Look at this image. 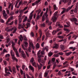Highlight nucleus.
<instances>
[{
  "label": "nucleus",
  "instance_id": "1",
  "mask_svg": "<svg viewBox=\"0 0 78 78\" xmlns=\"http://www.w3.org/2000/svg\"><path fill=\"white\" fill-rule=\"evenodd\" d=\"M29 47L28 51L29 52H31V48H32L33 50H34V46L33 43L30 40H29Z\"/></svg>",
  "mask_w": 78,
  "mask_h": 78
},
{
  "label": "nucleus",
  "instance_id": "2",
  "mask_svg": "<svg viewBox=\"0 0 78 78\" xmlns=\"http://www.w3.org/2000/svg\"><path fill=\"white\" fill-rule=\"evenodd\" d=\"M14 29L12 33H13L14 34V33H16V31H17V27H13L9 29V27H7L6 29L5 30L6 31H7L8 32H10V31H12V30H13Z\"/></svg>",
  "mask_w": 78,
  "mask_h": 78
},
{
  "label": "nucleus",
  "instance_id": "3",
  "mask_svg": "<svg viewBox=\"0 0 78 78\" xmlns=\"http://www.w3.org/2000/svg\"><path fill=\"white\" fill-rule=\"evenodd\" d=\"M10 56V55L9 54H7L5 56V60L7 61H9V58Z\"/></svg>",
  "mask_w": 78,
  "mask_h": 78
},
{
  "label": "nucleus",
  "instance_id": "4",
  "mask_svg": "<svg viewBox=\"0 0 78 78\" xmlns=\"http://www.w3.org/2000/svg\"><path fill=\"white\" fill-rule=\"evenodd\" d=\"M22 14H20L19 16H18V20L19 21V23H20L22 21Z\"/></svg>",
  "mask_w": 78,
  "mask_h": 78
},
{
  "label": "nucleus",
  "instance_id": "5",
  "mask_svg": "<svg viewBox=\"0 0 78 78\" xmlns=\"http://www.w3.org/2000/svg\"><path fill=\"white\" fill-rule=\"evenodd\" d=\"M12 59L13 62H15V61L17 62H18V59L15 57V55L12 57Z\"/></svg>",
  "mask_w": 78,
  "mask_h": 78
},
{
  "label": "nucleus",
  "instance_id": "6",
  "mask_svg": "<svg viewBox=\"0 0 78 78\" xmlns=\"http://www.w3.org/2000/svg\"><path fill=\"white\" fill-rule=\"evenodd\" d=\"M13 16H10V18H9L8 20H7V21L6 22V24H8V23H9V22H10V21H11V20H12L13 19Z\"/></svg>",
  "mask_w": 78,
  "mask_h": 78
},
{
  "label": "nucleus",
  "instance_id": "7",
  "mask_svg": "<svg viewBox=\"0 0 78 78\" xmlns=\"http://www.w3.org/2000/svg\"><path fill=\"white\" fill-rule=\"evenodd\" d=\"M71 21V22H76L78 21V20H77V19H76V18H71L70 19Z\"/></svg>",
  "mask_w": 78,
  "mask_h": 78
},
{
  "label": "nucleus",
  "instance_id": "8",
  "mask_svg": "<svg viewBox=\"0 0 78 78\" xmlns=\"http://www.w3.org/2000/svg\"><path fill=\"white\" fill-rule=\"evenodd\" d=\"M39 34H40V37H38L37 38L38 41L40 39V38H41V37L42 36V31L41 30H39L38 31Z\"/></svg>",
  "mask_w": 78,
  "mask_h": 78
},
{
  "label": "nucleus",
  "instance_id": "9",
  "mask_svg": "<svg viewBox=\"0 0 78 78\" xmlns=\"http://www.w3.org/2000/svg\"><path fill=\"white\" fill-rule=\"evenodd\" d=\"M57 20V17L54 16H53L51 19L53 22H56V20Z\"/></svg>",
  "mask_w": 78,
  "mask_h": 78
},
{
  "label": "nucleus",
  "instance_id": "10",
  "mask_svg": "<svg viewBox=\"0 0 78 78\" xmlns=\"http://www.w3.org/2000/svg\"><path fill=\"white\" fill-rule=\"evenodd\" d=\"M18 38L19 40L21 41V42H22V41L23 40V37L22 36V35H20V36L18 37Z\"/></svg>",
  "mask_w": 78,
  "mask_h": 78
},
{
  "label": "nucleus",
  "instance_id": "11",
  "mask_svg": "<svg viewBox=\"0 0 78 78\" xmlns=\"http://www.w3.org/2000/svg\"><path fill=\"white\" fill-rule=\"evenodd\" d=\"M73 6H74V5H73L71 6V7L69 6L68 7V8L66 10V12H68V11H69L73 7Z\"/></svg>",
  "mask_w": 78,
  "mask_h": 78
},
{
  "label": "nucleus",
  "instance_id": "12",
  "mask_svg": "<svg viewBox=\"0 0 78 78\" xmlns=\"http://www.w3.org/2000/svg\"><path fill=\"white\" fill-rule=\"evenodd\" d=\"M41 0H38V1L35 2L34 3H32V6H34L35 5H37V3H39L40 2H41Z\"/></svg>",
  "mask_w": 78,
  "mask_h": 78
},
{
  "label": "nucleus",
  "instance_id": "13",
  "mask_svg": "<svg viewBox=\"0 0 78 78\" xmlns=\"http://www.w3.org/2000/svg\"><path fill=\"white\" fill-rule=\"evenodd\" d=\"M29 68L30 69L32 70V72H34V68L31 65H30L29 66Z\"/></svg>",
  "mask_w": 78,
  "mask_h": 78
},
{
  "label": "nucleus",
  "instance_id": "14",
  "mask_svg": "<svg viewBox=\"0 0 78 78\" xmlns=\"http://www.w3.org/2000/svg\"><path fill=\"white\" fill-rule=\"evenodd\" d=\"M56 25L57 26H58L59 28H63V26L60 25V23H59V22H58L56 24Z\"/></svg>",
  "mask_w": 78,
  "mask_h": 78
},
{
  "label": "nucleus",
  "instance_id": "15",
  "mask_svg": "<svg viewBox=\"0 0 78 78\" xmlns=\"http://www.w3.org/2000/svg\"><path fill=\"white\" fill-rule=\"evenodd\" d=\"M48 8H47L46 11L45 13V16L46 18H48V17H48V14H47V13L48 12Z\"/></svg>",
  "mask_w": 78,
  "mask_h": 78
},
{
  "label": "nucleus",
  "instance_id": "16",
  "mask_svg": "<svg viewBox=\"0 0 78 78\" xmlns=\"http://www.w3.org/2000/svg\"><path fill=\"white\" fill-rule=\"evenodd\" d=\"M10 55L12 57L13 56H15V54L13 52V51L12 50H11L10 51Z\"/></svg>",
  "mask_w": 78,
  "mask_h": 78
},
{
  "label": "nucleus",
  "instance_id": "17",
  "mask_svg": "<svg viewBox=\"0 0 78 78\" xmlns=\"http://www.w3.org/2000/svg\"><path fill=\"white\" fill-rule=\"evenodd\" d=\"M72 53V52H66L65 53V55H66V56H69V55H71Z\"/></svg>",
  "mask_w": 78,
  "mask_h": 78
},
{
  "label": "nucleus",
  "instance_id": "18",
  "mask_svg": "<svg viewBox=\"0 0 78 78\" xmlns=\"http://www.w3.org/2000/svg\"><path fill=\"white\" fill-rule=\"evenodd\" d=\"M32 65L33 66H34L35 67H37V64L35 62L32 63Z\"/></svg>",
  "mask_w": 78,
  "mask_h": 78
},
{
  "label": "nucleus",
  "instance_id": "19",
  "mask_svg": "<svg viewBox=\"0 0 78 78\" xmlns=\"http://www.w3.org/2000/svg\"><path fill=\"white\" fill-rule=\"evenodd\" d=\"M55 46L53 47V48H56V49H57V48H58L59 46H58V45L57 44H55Z\"/></svg>",
  "mask_w": 78,
  "mask_h": 78
},
{
  "label": "nucleus",
  "instance_id": "20",
  "mask_svg": "<svg viewBox=\"0 0 78 78\" xmlns=\"http://www.w3.org/2000/svg\"><path fill=\"white\" fill-rule=\"evenodd\" d=\"M37 65L38 68V70H40V69L42 68V64H40V65L37 64Z\"/></svg>",
  "mask_w": 78,
  "mask_h": 78
},
{
  "label": "nucleus",
  "instance_id": "21",
  "mask_svg": "<svg viewBox=\"0 0 78 78\" xmlns=\"http://www.w3.org/2000/svg\"><path fill=\"white\" fill-rule=\"evenodd\" d=\"M69 49L72 50L73 51H75V50L76 49V48L75 47H69Z\"/></svg>",
  "mask_w": 78,
  "mask_h": 78
},
{
  "label": "nucleus",
  "instance_id": "22",
  "mask_svg": "<svg viewBox=\"0 0 78 78\" xmlns=\"http://www.w3.org/2000/svg\"><path fill=\"white\" fill-rule=\"evenodd\" d=\"M64 30H65V31H66L67 33H69V32H70V30L64 28Z\"/></svg>",
  "mask_w": 78,
  "mask_h": 78
},
{
  "label": "nucleus",
  "instance_id": "23",
  "mask_svg": "<svg viewBox=\"0 0 78 78\" xmlns=\"http://www.w3.org/2000/svg\"><path fill=\"white\" fill-rule=\"evenodd\" d=\"M14 15V12L11 11L10 12L9 16H12V15Z\"/></svg>",
  "mask_w": 78,
  "mask_h": 78
},
{
  "label": "nucleus",
  "instance_id": "24",
  "mask_svg": "<svg viewBox=\"0 0 78 78\" xmlns=\"http://www.w3.org/2000/svg\"><path fill=\"white\" fill-rule=\"evenodd\" d=\"M12 71L14 73H16V69H15V67H13L12 68Z\"/></svg>",
  "mask_w": 78,
  "mask_h": 78
},
{
  "label": "nucleus",
  "instance_id": "25",
  "mask_svg": "<svg viewBox=\"0 0 78 78\" xmlns=\"http://www.w3.org/2000/svg\"><path fill=\"white\" fill-rule=\"evenodd\" d=\"M30 26L31 25L30 24V23H27V24L26 25L27 27H26V29H28V27H30Z\"/></svg>",
  "mask_w": 78,
  "mask_h": 78
},
{
  "label": "nucleus",
  "instance_id": "26",
  "mask_svg": "<svg viewBox=\"0 0 78 78\" xmlns=\"http://www.w3.org/2000/svg\"><path fill=\"white\" fill-rule=\"evenodd\" d=\"M40 27H45V24L44 23H43L41 24H40Z\"/></svg>",
  "mask_w": 78,
  "mask_h": 78
},
{
  "label": "nucleus",
  "instance_id": "27",
  "mask_svg": "<svg viewBox=\"0 0 78 78\" xmlns=\"http://www.w3.org/2000/svg\"><path fill=\"white\" fill-rule=\"evenodd\" d=\"M22 3V1H21L19 3V5L18 6H17L16 7L17 8H19L20 7V6L21 5V4Z\"/></svg>",
  "mask_w": 78,
  "mask_h": 78
},
{
  "label": "nucleus",
  "instance_id": "28",
  "mask_svg": "<svg viewBox=\"0 0 78 78\" xmlns=\"http://www.w3.org/2000/svg\"><path fill=\"white\" fill-rule=\"evenodd\" d=\"M60 48L61 50H64L65 49L64 47L62 45H60Z\"/></svg>",
  "mask_w": 78,
  "mask_h": 78
},
{
  "label": "nucleus",
  "instance_id": "29",
  "mask_svg": "<svg viewBox=\"0 0 78 78\" xmlns=\"http://www.w3.org/2000/svg\"><path fill=\"white\" fill-rule=\"evenodd\" d=\"M21 56L23 57V58H26V55L25 54H23L21 55Z\"/></svg>",
  "mask_w": 78,
  "mask_h": 78
},
{
  "label": "nucleus",
  "instance_id": "30",
  "mask_svg": "<svg viewBox=\"0 0 78 78\" xmlns=\"http://www.w3.org/2000/svg\"><path fill=\"white\" fill-rule=\"evenodd\" d=\"M16 67L17 69V70L18 71H19V68H20V66L19 65H16Z\"/></svg>",
  "mask_w": 78,
  "mask_h": 78
},
{
  "label": "nucleus",
  "instance_id": "31",
  "mask_svg": "<svg viewBox=\"0 0 78 78\" xmlns=\"http://www.w3.org/2000/svg\"><path fill=\"white\" fill-rule=\"evenodd\" d=\"M15 53L17 57H19V52H18V51L15 52Z\"/></svg>",
  "mask_w": 78,
  "mask_h": 78
},
{
  "label": "nucleus",
  "instance_id": "32",
  "mask_svg": "<svg viewBox=\"0 0 78 78\" xmlns=\"http://www.w3.org/2000/svg\"><path fill=\"white\" fill-rule=\"evenodd\" d=\"M78 7L77 6L76 7V8H75V9L74 10V12H75V13H76L78 11Z\"/></svg>",
  "mask_w": 78,
  "mask_h": 78
},
{
  "label": "nucleus",
  "instance_id": "33",
  "mask_svg": "<svg viewBox=\"0 0 78 78\" xmlns=\"http://www.w3.org/2000/svg\"><path fill=\"white\" fill-rule=\"evenodd\" d=\"M8 51H7V50H6V49L4 48L3 49V54H4V53H8Z\"/></svg>",
  "mask_w": 78,
  "mask_h": 78
},
{
  "label": "nucleus",
  "instance_id": "34",
  "mask_svg": "<svg viewBox=\"0 0 78 78\" xmlns=\"http://www.w3.org/2000/svg\"><path fill=\"white\" fill-rule=\"evenodd\" d=\"M7 16L8 15L7 14H5L4 15H3V16H4V19H7V18H8V17H7Z\"/></svg>",
  "mask_w": 78,
  "mask_h": 78
},
{
  "label": "nucleus",
  "instance_id": "35",
  "mask_svg": "<svg viewBox=\"0 0 78 78\" xmlns=\"http://www.w3.org/2000/svg\"><path fill=\"white\" fill-rule=\"evenodd\" d=\"M56 32H57L56 30H54L52 32V34H53V35H55V34L56 33Z\"/></svg>",
  "mask_w": 78,
  "mask_h": 78
},
{
  "label": "nucleus",
  "instance_id": "36",
  "mask_svg": "<svg viewBox=\"0 0 78 78\" xmlns=\"http://www.w3.org/2000/svg\"><path fill=\"white\" fill-rule=\"evenodd\" d=\"M20 28H23V26L21 25H19L18 27V29H20Z\"/></svg>",
  "mask_w": 78,
  "mask_h": 78
},
{
  "label": "nucleus",
  "instance_id": "37",
  "mask_svg": "<svg viewBox=\"0 0 78 78\" xmlns=\"http://www.w3.org/2000/svg\"><path fill=\"white\" fill-rule=\"evenodd\" d=\"M58 37L59 38V39H64V37L63 36H61V35H59Z\"/></svg>",
  "mask_w": 78,
  "mask_h": 78
},
{
  "label": "nucleus",
  "instance_id": "38",
  "mask_svg": "<svg viewBox=\"0 0 78 78\" xmlns=\"http://www.w3.org/2000/svg\"><path fill=\"white\" fill-rule=\"evenodd\" d=\"M52 55L53 53L51 52H50L48 53V56H49V57L51 56Z\"/></svg>",
  "mask_w": 78,
  "mask_h": 78
},
{
  "label": "nucleus",
  "instance_id": "39",
  "mask_svg": "<svg viewBox=\"0 0 78 78\" xmlns=\"http://www.w3.org/2000/svg\"><path fill=\"white\" fill-rule=\"evenodd\" d=\"M6 12L7 14L9 15V10L8 9V8H6Z\"/></svg>",
  "mask_w": 78,
  "mask_h": 78
},
{
  "label": "nucleus",
  "instance_id": "40",
  "mask_svg": "<svg viewBox=\"0 0 78 78\" xmlns=\"http://www.w3.org/2000/svg\"><path fill=\"white\" fill-rule=\"evenodd\" d=\"M40 51H41V50H40L38 52V53L37 54V55H38V57H41V55H40Z\"/></svg>",
  "mask_w": 78,
  "mask_h": 78
},
{
  "label": "nucleus",
  "instance_id": "41",
  "mask_svg": "<svg viewBox=\"0 0 78 78\" xmlns=\"http://www.w3.org/2000/svg\"><path fill=\"white\" fill-rule=\"evenodd\" d=\"M72 74L74 75H77L78 73L75 72V71L72 72Z\"/></svg>",
  "mask_w": 78,
  "mask_h": 78
},
{
  "label": "nucleus",
  "instance_id": "42",
  "mask_svg": "<svg viewBox=\"0 0 78 78\" xmlns=\"http://www.w3.org/2000/svg\"><path fill=\"white\" fill-rule=\"evenodd\" d=\"M48 75V73L47 72H45L44 73V76L45 77H47Z\"/></svg>",
  "mask_w": 78,
  "mask_h": 78
},
{
  "label": "nucleus",
  "instance_id": "43",
  "mask_svg": "<svg viewBox=\"0 0 78 78\" xmlns=\"http://www.w3.org/2000/svg\"><path fill=\"white\" fill-rule=\"evenodd\" d=\"M33 15H29V19L30 20H31L33 18Z\"/></svg>",
  "mask_w": 78,
  "mask_h": 78
},
{
  "label": "nucleus",
  "instance_id": "44",
  "mask_svg": "<svg viewBox=\"0 0 78 78\" xmlns=\"http://www.w3.org/2000/svg\"><path fill=\"white\" fill-rule=\"evenodd\" d=\"M56 63L55 62L54 64V65H53V69H55V68L56 67Z\"/></svg>",
  "mask_w": 78,
  "mask_h": 78
},
{
  "label": "nucleus",
  "instance_id": "45",
  "mask_svg": "<svg viewBox=\"0 0 78 78\" xmlns=\"http://www.w3.org/2000/svg\"><path fill=\"white\" fill-rule=\"evenodd\" d=\"M58 11L55 12L53 16H55V17H57V16H58V14H58Z\"/></svg>",
  "mask_w": 78,
  "mask_h": 78
},
{
  "label": "nucleus",
  "instance_id": "46",
  "mask_svg": "<svg viewBox=\"0 0 78 78\" xmlns=\"http://www.w3.org/2000/svg\"><path fill=\"white\" fill-rule=\"evenodd\" d=\"M54 10H57V9H58V8L56 7V5H54Z\"/></svg>",
  "mask_w": 78,
  "mask_h": 78
},
{
  "label": "nucleus",
  "instance_id": "47",
  "mask_svg": "<svg viewBox=\"0 0 78 78\" xmlns=\"http://www.w3.org/2000/svg\"><path fill=\"white\" fill-rule=\"evenodd\" d=\"M30 61L31 62V63L34 62V58H31Z\"/></svg>",
  "mask_w": 78,
  "mask_h": 78
},
{
  "label": "nucleus",
  "instance_id": "48",
  "mask_svg": "<svg viewBox=\"0 0 78 78\" xmlns=\"http://www.w3.org/2000/svg\"><path fill=\"white\" fill-rule=\"evenodd\" d=\"M50 34H49V33L47 32L46 34V37H50Z\"/></svg>",
  "mask_w": 78,
  "mask_h": 78
},
{
  "label": "nucleus",
  "instance_id": "49",
  "mask_svg": "<svg viewBox=\"0 0 78 78\" xmlns=\"http://www.w3.org/2000/svg\"><path fill=\"white\" fill-rule=\"evenodd\" d=\"M27 16H26L24 20L23 21V22H26L27 20Z\"/></svg>",
  "mask_w": 78,
  "mask_h": 78
},
{
  "label": "nucleus",
  "instance_id": "50",
  "mask_svg": "<svg viewBox=\"0 0 78 78\" xmlns=\"http://www.w3.org/2000/svg\"><path fill=\"white\" fill-rule=\"evenodd\" d=\"M69 70H70L71 72H73V71H74V69L70 67L69 68Z\"/></svg>",
  "mask_w": 78,
  "mask_h": 78
},
{
  "label": "nucleus",
  "instance_id": "51",
  "mask_svg": "<svg viewBox=\"0 0 78 78\" xmlns=\"http://www.w3.org/2000/svg\"><path fill=\"white\" fill-rule=\"evenodd\" d=\"M73 38H75V39H76L78 37V36L75 35H73Z\"/></svg>",
  "mask_w": 78,
  "mask_h": 78
},
{
  "label": "nucleus",
  "instance_id": "52",
  "mask_svg": "<svg viewBox=\"0 0 78 78\" xmlns=\"http://www.w3.org/2000/svg\"><path fill=\"white\" fill-rule=\"evenodd\" d=\"M36 47L37 48H39V44L37 43V44L36 45Z\"/></svg>",
  "mask_w": 78,
  "mask_h": 78
},
{
  "label": "nucleus",
  "instance_id": "53",
  "mask_svg": "<svg viewBox=\"0 0 78 78\" xmlns=\"http://www.w3.org/2000/svg\"><path fill=\"white\" fill-rule=\"evenodd\" d=\"M17 22H18L17 20L16 19L15 20L14 23L15 25H17Z\"/></svg>",
  "mask_w": 78,
  "mask_h": 78
},
{
  "label": "nucleus",
  "instance_id": "54",
  "mask_svg": "<svg viewBox=\"0 0 78 78\" xmlns=\"http://www.w3.org/2000/svg\"><path fill=\"white\" fill-rule=\"evenodd\" d=\"M0 21L1 23H5V21L2 19H0Z\"/></svg>",
  "mask_w": 78,
  "mask_h": 78
},
{
  "label": "nucleus",
  "instance_id": "55",
  "mask_svg": "<svg viewBox=\"0 0 78 78\" xmlns=\"http://www.w3.org/2000/svg\"><path fill=\"white\" fill-rule=\"evenodd\" d=\"M40 57H38V61L39 62H41V58H40Z\"/></svg>",
  "mask_w": 78,
  "mask_h": 78
},
{
  "label": "nucleus",
  "instance_id": "56",
  "mask_svg": "<svg viewBox=\"0 0 78 78\" xmlns=\"http://www.w3.org/2000/svg\"><path fill=\"white\" fill-rule=\"evenodd\" d=\"M13 50H14V51H15V52L17 51V50L16 48L15 47H13Z\"/></svg>",
  "mask_w": 78,
  "mask_h": 78
},
{
  "label": "nucleus",
  "instance_id": "57",
  "mask_svg": "<svg viewBox=\"0 0 78 78\" xmlns=\"http://www.w3.org/2000/svg\"><path fill=\"white\" fill-rule=\"evenodd\" d=\"M54 56L55 58H57V57H58V56H59V55L58 54H54Z\"/></svg>",
  "mask_w": 78,
  "mask_h": 78
},
{
  "label": "nucleus",
  "instance_id": "58",
  "mask_svg": "<svg viewBox=\"0 0 78 78\" xmlns=\"http://www.w3.org/2000/svg\"><path fill=\"white\" fill-rule=\"evenodd\" d=\"M45 20V16H43L42 17V21L43 22Z\"/></svg>",
  "mask_w": 78,
  "mask_h": 78
},
{
  "label": "nucleus",
  "instance_id": "59",
  "mask_svg": "<svg viewBox=\"0 0 78 78\" xmlns=\"http://www.w3.org/2000/svg\"><path fill=\"white\" fill-rule=\"evenodd\" d=\"M2 12H2L3 15H4L6 14V11L5 10H3L2 11Z\"/></svg>",
  "mask_w": 78,
  "mask_h": 78
},
{
  "label": "nucleus",
  "instance_id": "60",
  "mask_svg": "<svg viewBox=\"0 0 78 78\" xmlns=\"http://www.w3.org/2000/svg\"><path fill=\"white\" fill-rule=\"evenodd\" d=\"M30 35L31 36H32V37H34V33L32 32H31Z\"/></svg>",
  "mask_w": 78,
  "mask_h": 78
},
{
  "label": "nucleus",
  "instance_id": "61",
  "mask_svg": "<svg viewBox=\"0 0 78 78\" xmlns=\"http://www.w3.org/2000/svg\"><path fill=\"white\" fill-rule=\"evenodd\" d=\"M9 71H10L11 72H12V70L11 69V67L10 66H9Z\"/></svg>",
  "mask_w": 78,
  "mask_h": 78
},
{
  "label": "nucleus",
  "instance_id": "62",
  "mask_svg": "<svg viewBox=\"0 0 78 78\" xmlns=\"http://www.w3.org/2000/svg\"><path fill=\"white\" fill-rule=\"evenodd\" d=\"M11 44H12V46H14V45H15V44L14 43V41H12Z\"/></svg>",
  "mask_w": 78,
  "mask_h": 78
},
{
  "label": "nucleus",
  "instance_id": "63",
  "mask_svg": "<svg viewBox=\"0 0 78 78\" xmlns=\"http://www.w3.org/2000/svg\"><path fill=\"white\" fill-rule=\"evenodd\" d=\"M5 72L6 73V72H7V71H9V69H7V68H5Z\"/></svg>",
  "mask_w": 78,
  "mask_h": 78
},
{
  "label": "nucleus",
  "instance_id": "64",
  "mask_svg": "<svg viewBox=\"0 0 78 78\" xmlns=\"http://www.w3.org/2000/svg\"><path fill=\"white\" fill-rule=\"evenodd\" d=\"M73 11H74V10H70V14H73Z\"/></svg>",
  "mask_w": 78,
  "mask_h": 78
}]
</instances>
